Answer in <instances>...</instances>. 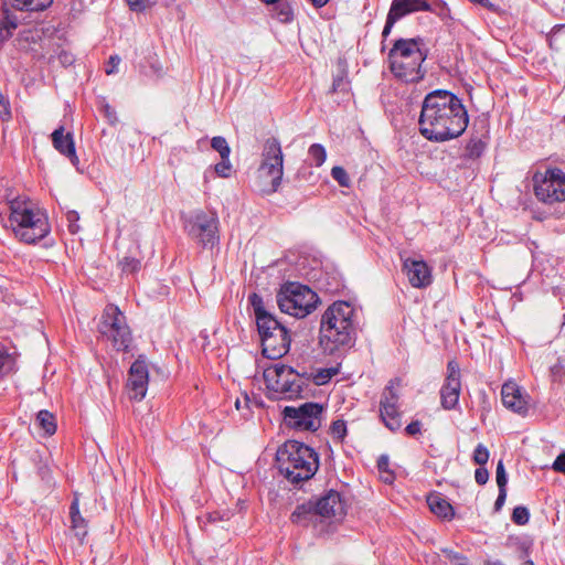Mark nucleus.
<instances>
[{
  "mask_svg": "<svg viewBox=\"0 0 565 565\" xmlns=\"http://www.w3.org/2000/svg\"><path fill=\"white\" fill-rule=\"evenodd\" d=\"M469 117L462 100L446 89L428 93L418 119L419 132L429 141L444 142L461 136Z\"/></svg>",
  "mask_w": 565,
  "mask_h": 565,
  "instance_id": "obj_1",
  "label": "nucleus"
},
{
  "mask_svg": "<svg viewBox=\"0 0 565 565\" xmlns=\"http://www.w3.org/2000/svg\"><path fill=\"white\" fill-rule=\"evenodd\" d=\"M358 311L348 301L331 303L322 313L319 345L324 354L340 356L354 347L358 334Z\"/></svg>",
  "mask_w": 565,
  "mask_h": 565,
  "instance_id": "obj_2",
  "label": "nucleus"
},
{
  "mask_svg": "<svg viewBox=\"0 0 565 565\" xmlns=\"http://www.w3.org/2000/svg\"><path fill=\"white\" fill-rule=\"evenodd\" d=\"M8 205L10 227L20 241L32 244L49 235L51 227L46 213L29 199L18 196L9 200Z\"/></svg>",
  "mask_w": 565,
  "mask_h": 565,
  "instance_id": "obj_3",
  "label": "nucleus"
},
{
  "mask_svg": "<svg viewBox=\"0 0 565 565\" xmlns=\"http://www.w3.org/2000/svg\"><path fill=\"white\" fill-rule=\"evenodd\" d=\"M427 56L428 49L423 39L396 40L388 53L390 70L402 82L417 83L425 76L426 71L422 64Z\"/></svg>",
  "mask_w": 565,
  "mask_h": 565,
  "instance_id": "obj_4",
  "label": "nucleus"
},
{
  "mask_svg": "<svg viewBox=\"0 0 565 565\" xmlns=\"http://www.w3.org/2000/svg\"><path fill=\"white\" fill-rule=\"evenodd\" d=\"M249 301L254 309L263 354L270 360L284 356L290 347L287 328L265 309L260 296L253 294Z\"/></svg>",
  "mask_w": 565,
  "mask_h": 565,
  "instance_id": "obj_5",
  "label": "nucleus"
},
{
  "mask_svg": "<svg viewBox=\"0 0 565 565\" xmlns=\"http://www.w3.org/2000/svg\"><path fill=\"white\" fill-rule=\"evenodd\" d=\"M280 472L292 483L309 480L319 468L318 454L309 446L287 440L276 454Z\"/></svg>",
  "mask_w": 565,
  "mask_h": 565,
  "instance_id": "obj_6",
  "label": "nucleus"
},
{
  "mask_svg": "<svg viewBox=\"0 0 565 565\" xmlns=\"http://www.w3.org/2000/svg\"><path fill=\"white\" fill-rule=\"evenodd\" d=\"M284 175V154L277 138H268L262 150V161L257 170V185L265 194L275 193Z\"/></svg>",
  "mask_w": 565,
  "mask_h": 565,
  "instance_id": "obj_7",
  "label": "nucleus"
},
{
  "mask_svg": "<svg viewBox=\"0 0 565 565\" xmlns=\"http://www.w3.org/2000/svg\"><path fill=\"white\" fill-rule=\"evenodd\" d=\"M319 302L318 295L309 287L289 282L277 294V303L281 312L295 318L310 315Z\"/></svg>",
  "mask_w": 565,
  "mask_h": 565,
  "instance_id": "obj_8",
  "label": "nucleus"
},
{
  "mask_svg": "<svg viewBox=\"0 0 565 565\" xmlns=\"http://www.w3.org/2000/svg\"><path fill=\"white\" fill-rule=\"evenodd\" d=\"M263 377L270 392L287 399L299 396L305 384L303 379L292 367L281 363L267 366Z\"/></svg>",
  "mask_w": 565,
  "mask_h": 565,
  "instance_id": "obj_9",
  "label": "nucleus"
},
{
  "mask_svg": "<svg viewBox=\"0 0 565 565\" xmlns=\"http://www.w3.org/2000/svg\"><path fill=\"white\" fill-rule=\"evenodd\" d=\"M99 332L111 341L118 351L128 350L131 343V332L126 322V317L115 305H107L104 309Z\"/></svg>",
  "mask_w": 565,
  "mask_h": 565,
  "instance_id": "obj_10",
  "label": "nucleus"
},
{
  "mask_svg": "<svg viewBox=\"0 0 565 565\" xmlns=\"http://www.w3.org/2000/svg\"><path fill=\"white\" fill-rule=\"evenodd\" d=\"M534 194L539 201L553 204L565 201V172L558 168L547 169L534 175Z\"/></svg>",
  "mask_w": 565,
  "mask_h": 565,
  "instance_id": "obj_11",
  "label": "nucleus"
},
{
  "mask_svg": "<svg viewBox=\"0 0 565 565\" xmlns=\"http://www.w3.org/2000/svg\"><path fill=\"white\" fill-rule=\"evenodd\" d=\"M190 237L204 247H213L218 243V217L214 212L199 211L185 224Z\"/></svg>",
  "mask_w": 565,
  "mask_h": 565,
  "instance_id": "obj_12",
  "label": "nucleus"
},
{
  "mask_svg": "<svg viewBox=\"0 0 565 565\" xmlns=\"http://www.w3.org/2000/svg\"><path fill=\"white\" fill-rule=\"evenodd\" d=\"M322 411V405L310 402L299 406H286L282 415L289 426L299 430L316 431L321 426Z\"/></svg>",
  "mask_w": 565,
  "mask_h": 565,
  "instance_id": "obj_13",
  "label": "nucleus"
},
{
  "mask_svg": "<svg viewBox=\"0 0 565 565\" xmlns=\"http://www.w3.org/2000/svg\"><path fill=\"white\" fill-rule=\"evenodd\" d=\"M461 392L460 367L457 361L451 360L447 364V375L440 388V404L446 411L456 409Z\"/></svg>",
  "mask_w": 565,
  "mask_h": 565,
  "instance_id": "obj_14",
  "label": "nucleus"
},
{
  "mask_svg": "<svg viewBox=\"0 0 565 565\" xmlns=\"http://www.w3.org/2000/svg\"><path fill=\"white\" fill-rule=\"evenodd\" d=\"M418 11H431L430 3L427 0H393L386 17L382 36L386 39L398 20Z\"/></svg>",
  "mask_w": 565,
  "mask_h": 565,
  "instance_id": "obj_15",
  "label": "nucleus"
},
{
  "mask_svg": "<svg viewBox=\"0 0 565 565\" xmlns=\"http://www.w3.org/2000/svg\"><path fill=\"white\" fill-rule=\"evenodd\" d=\"M397 403L398 395L393 382H391L383 391L380 402V415L384 425L392 431H396L402 427L401 412Z\"/></svg>",
  "mask_w": 565,
  "mask_h": 565,
  "instance_id": "obj_16",
  "label": "nucleus"
},
{
  "mask_svg": "<svg viewBox=\"0 0 565 565\" xmlns=\"http://www.w3.org/2000/svg\"><path fill=\"white\" fill-rule=\"evenodd\" d=\"M149 372L143 360L137 359L130 366L127 388L129 398L141 401L147 393Z\"/></svg>",
  "mask_w": 565,
  "mask_h": 565,
  "instance_id": "obj_17",
  "label": "nucleus"
},
{
  "mask_svg": "<svg viewBox=\"0 0 565 565\" xmlns=\"http://www.w3.org/2000/svg\"><path fill=\"white\" fill-rule=\"evenodd\" d=\"M315 512L330 520H341L347 513V505L338 491L330 490L313 503Z\"/></svg>",
  "mask_w": 565,
  "mask_h": 565,
  "instance_id": "obj_18",
  "label": "nucleus"
},
{
  "mask_svg": "<svg viewBox=\"0 0 565 565\" xmlns=\"http://www.w3.org/2000/svg\"><path fill=\"white\" fill-rule=\"evenodd\" d=\"M403 271L414 288H426L433 281L431 269L423 259L406 258L403 262Z\"/></svg>",
  "mask_w": 565,
  "mask_h": 565,
  "instance_id": "obj_19",
  "label": "nucleus"
},
{
  "mask_svg": "<svg viewBox=\"0 0 565 565\" xmlns=\"http://www.w3.org/2000/svg\"><path fill=\"white\" fill-rule=\"evenodd\" d=\"M501 399L503 405L514 413L525 414L527 412V401L515 383L508 382L502 386Z\"/></svg>",
  "mask_w": 565,
  "mask_h": 565,
  "instance_id": "obj_20",
  "label": "nucleus"
},
{
  "mask_svg": "<svg viewBox=\"0 0 565 565\" xmlns=\"http://www.w3.org/2000/svg\"><path fill=\"white\" fill-rule=\"evenodd\" d=\"M53 147L63 156L68 158L73 163L78 161L75 151V143L71 132L64 134V127L55 129L52 135Z\"/></svg>",
  "mask_w": 565,
  "mask_h": 565,
  "instance_id": "obj_21",
  "label": "nucleus"
},
{
  "mask_svg": "<svg viewBox=\"0 0 565 565\" xmlns=\"http://www.w3.org/2000/svg\"><path fill=\"white\" fill-rule=\"evenodd\" d=\"M430 511L439 518L450 520L454 516L452 505L440 494H430L427 498Z\"/></svg>",
  "mask_w": 565,
  "mask_h": 565,
  "instance_id": "obj_22",
  "label": "nucleus"
},
{
  "mask_svg": "<svg viewBox=\"0 0 565 565\" xmlns=\"http://www.w3.org/2000/svg\"><path fill=\"white\" fill-rule=\"evenodd\" d=\"M70 516H71V523H72V530L75 532V535L82 541L86 534V521L81 515L79 512V502L78 499L75 498L70 507Z\"/></svg>",
  "mask_w": 565,
  "mask_h": 565,
  "instance_id": "obj_23",
  "label": "nucleus"
},
{
  "mask_svg": "<svg viewBox=\"0 0 565 565\" xmlns=\"http://www.w3.org/2000/svg\"><path fill=\"white\" fill-rule=\"evenodd\" d=\"M19 25V19L9 9H3L0 20V42L8 41Z\"/></svg>",
  "mask_w": 565,
  "mask_h": 565,
  "instance_id": "obj_24",
  "label": "nucleus"
},
{
  "mask_svg": "<svg viewBox=\"0 0 565 565\" xmlns=\"http://www.w3.org/2000/svg\"><path fill=\"white\" fill-rule=\"evenodd\" d=\"M271 17L280 23H290L294 20V9L289 0H280L271 9Z\"/></svg>",
  "mask_w": 565,
  "mask_h": 565,
  "instance_id": "obj_25",
  "label": "nucleus"
},
{
  "mask_svg": "<svg viewBox=\"0 0 565 565\" xmlns=\"http://www.w3.org/2000/svg\"><path fill=\"white\" fill-rule=\"evenodd\" d=\"M316 514L313 503L308 502L298 505L291 513L290 520L295 524L306 525Z\"/></svg>",
  "mask_w": 565,
  "mask_h": 565,
  "instance_id": "obj_26",
  "label": "nucleus"
},
{
  "mask_svg": "<svg viewBox=\"0 0 565 565\" xmlns=\"http://www.w3.org/2000/svg\"><path fill=\"white\" fill-rule=\"evenodd\" d=\"M53 0H12V7L20 11H43Z\"/></svg>",
  "mask_w": 565,
  "mask_h": 565,
  "instance_id": "obj_27",
  "label": "nucleus"
},
{
  "mask_svg": "<svg viewBox=\"0 0 565 565\" xmlns=\"http://www.w3.org/2000/svg\"><path fill=\"white\" fill-rule=\"evenodd\" d=\"M36 422L39 426L45 431L46 435L51 436L56 431L55 417L52 413L46 409H42L38 413Z\"/></svg>",
  "mask_w": 565,
  "mask_h": 565,
  "instance_id": "obj_28",
  "label": "nucleus"
},
{
  "mask_svg": "<svg viewBox=\"0 0 565 565\" xmlns=\"http://www.w3.org/2000/svg\"><path fill=\"white\" fill-rule=\"evenodd\" d=\"M310 164L321 167L327 159L326 148L321 143H312L308 149Z\"/></svg>",
  "mask_w": 565,
  "mask_h": 565,
  "instance_id": "obj_29",
  "label": "nucleus"
},
{
  "mask_svg": "<svg viewBox=\"0 0 565 565\" xmlns=\"http://www.w3.org/2000/svg\"><path fill=\"white\" fill-rule=\"evenodd\" d=\"M486 149V143L481 139L472 138L466 146L465 156L469 159L479 158Z\"/></svg>",
  "mask_w": 565,
  "mask_h": 565,
  "instance_id": "obj_30",
  "label": "nucleus"
},
{
  "mask_svg": "<svg viewBox=\"0 0 565 565\" xmlns=\"http://www.w3.org/2000/svg\"><path fill=\"white\" fill-rule=\"evenodd\" d=\"M211 147L220 153L221 159H226L231 154V148L224 137H213L211 140Z\"/></svg>",
  "mask_w": 565,
  "mask_h": 565,
  "instance_id": "obj_31",
  "label": "nucleus"
},
{
  "mask_svg": "<svg viewBox=\"0 0 565 565\" xmlns=\"http://www.w3.org/2000/svg\"><path fill=\"white\" fill-rule=\"evenodd\" d=\"M331 177L343 188H349L351 185L350 177L342 167H333L331 169Z\"/></svg>",
  "mask_w": 565,
  "mask_h": 565,
  "instance_id": "obj_32",
  "label": "nucleus"
},
{
  "mask_svg": "<svg viewBox=\"0 0 565 565\" xmlns=\"http://www.w3.org/2000/svg\"><path fill=\"white\" fill-rule=\"evenodd\" d=\"M489 450L483 444H478L473 450L472 460L478 466H484L489 460Z\"/></svg>",
  "mask_w": 565,
  "mask_h": 565,
  "instance_id": "obj_33",
  "label": "nucleus"
},
{
  "mask_svg": "<svg viewBox=\"0 0 565 565\" xmlns=\"http://www.w3.org/2000/svg\"><path fill=\"white\" fill-rule=\"evenodd\" d=\"M337 369H322V370H319L315 375H313V382L315 384L317 385H324L327 384L333 375L337 374Z\"/></svg>",
  "mask_w": 565,
  "mask_h": 565,
  "instance_id": "obj_34",
  "label": "nucleus"
},
{
  "mask_svg": "<svg viewBox=\"0 0 565 565\" xmlns=\"http://www.w3.org/2000/svg\"><path fill=\"white\" fill-rule=\"evenodd\" d=\"M530 520V512L525 507H516L512 512V521L518 525H524Z\"/></svg>",
  "mask_w": 565,
  "mask_h": 565,
  "instance_id": "obj_35",
  "label": "nucleus"
},
{
  "mask_svg": "<svg viewBox=\"0 0 565 565\" xmlns=\"http://www.w3.org/2000/svg\"><path fill=\"white\" fill-rule=\"evenodd\" d=\"M119 265L121 266V270L124 273H136L140 269V260L134 257H125L120 260Z\"/></svg>",
  "mask_w": 565,
  "mask_h": 565,
  "instance_id": "obj_36",
  "label": "nucleus"
},
{
  "mask_svg": "<svg viewBox=\"0 0 565 565\" xmlns=\"http://www.w3.org/2000/svg\"><path fill=\"white\" fill-rule=\"evenodd\" d=\"M214 171L221 178H228L232 171L230 157L226 159H221V161L214 166Z\"/></svg>",
  "mask_w": 565,
  "mask_h": 565,
  "instance_id": "obj_37",
  "label": "nucleus"
},
{
  "mask_svg": "<svg viewBox=\"0 0 565 565\" xmlns=\"http://www.w3.org/2000/svg\"><path fill=\"white\" fill-rule=\"evenodd\" d=\"M67 227L72 234H76L79 231V214L76 211H67L66 214Z\"/></svg>",
  "mask_w": 565,
  "mask_h": 565,
  "instance_id": "obj_38",
  "label": "nucleus"
},
{
  "mask_svg": "<svg viewBox=\"0 0 565 565\" xmlns=\"http://www.w3.org/2000/svg\"><path fill=\"white\" fill-rule=\"evenodd\" d=\"M331 433L334 438L342 440L347 435V424L344 420L338 419L331 425Z\"/></svg>",
  "mask_w": 565,
  "mask_h": 565,
  "instance_id": "obj_39",
  "label": "nucleus"
},
{
  "mask_svg": "<svg viewBox=\"0 0 565 565\" xmlns=\"http://www.w3.org/2000/svg\"><path fill=\"white\" fill-rule=\"evenodd\" d=\"M495 479L499 489H507L508 477L502 460L497 465Z\"/></svg>",
  "mask_w": 565,
  "mask_h": 565,
  "instance_id": "obj_40",
  "label": "nucleus"
},
{
  "mask_svg": "<svg viewBox=\"0 0 565 565\" xmlns=\"http://www.w3.org/2000/svg\"><path fill=\"white\" fill-rule=\"evenodd\" d=\"M0 118L3 121L11 119V107L9 99L0 93Z\"/></svg>",
  "mask_w": 565,
  "mask_h": 565,
  "instance_id": "obj_41",
  "label": "nucleus"
},
{
  "mask_svg": "<svg viewBox=\"0 0 565 565\" xmlns=\"http://www.w3.org/2000/svg\"><path fill=\"white\" fill-rule=\"evenodd\" d=\"M475 479L478 484H480V486L486 484L489 480L488 470L483 466H480L475 471Z\"/></svg>",
  "mask_w": 565,
  "mask_h": 565,
  "instance_id": "obj_42",
  "label": "nucleus"
},
{
  "mask_svg": "<svg viewBox=\"0 0 565 565\" xmlns=\"http://www.w3.org/2000/svg\"><path fill=\"white\" fill-rule=\"evenodd\" d=\"M347 88V83L342 75H338L333 78L331 92L335 93L338 90H344Z\"/></svg>",
  "mask_w": 565,
  "mask_h": 565,
  "instance_id": "obj_43",
  "label": "nucleus"
},
{
  "mask_svg": "<svg viewBox=\"0 0 565 565\" xmlns=\"http://www.w3.org/2000/svg\"><path fill=\"white\" fill-rule=\"evenodd\" d=\"M9 355L0 349V379L8 372Z\"/></svg>",
  "mask_w": 565,
  "mask_h": 565,
  "instance_id": "obj_44",
  "label": "nucleus"
},
{
  "mask_svg": "<svg viewBox=\"0 0 565 565\" xmlns=\"http://www.w3.org/2000/svg\"><path fill=\"white\" fill-rule=\"evenodd\" d=\"M132 11L140 12L147 8L148 0H126Z\"/></svg>",
  "mask_w": 565,
  "mask_h": 565,
  "instance_id": "obj_45",
  "label": "nucleus"
},
{
  "mask_svg": "<svg viewBox=\"0 0 565 565\" xmlns=\"http://www.w3.org/2000/svg\"><path fill=\"white\" fill-rule=\"evenodd\" d=\"M120 63V57L117 55L110 56L108 61V65L105 70L107 75L114 74L117 72V66Z\"/></svg>",
  "mask_w": 565,
  "mask_h": 565,
  "instance_id": "obj_46",
  "label": "nucleus"
},
{
  "mask_svg": "<svg viewBox=\"0 0 565 565\" xmlns=\"http://www.w3.org/2000/svg\"><path fill=\"white\" fill-rule=\"evenodd\" d=\"M552 468L557 471L565 473V452L558 455L553 462Z\"/></svg>",
  "mask_w": 565,
  "mask_h": 565,
  "instance_id": "obj_47",
  "label": "nucleus"
},
{
  "mask_svg": "<svg viewBox=\"0 0 565 565\" xmlns=\"http://www.w3.org/2000/svg\"><path fill=\"white\" fill-rule=\"evenodd\" d=\"M420 428L422 424L418 420H414L406 426L405 430L408 435L415 436L420 433Z\"/></svg>",
  "mask_w": 565,
  "mask_h": 565,
  "instance_id": "obj_48",
  "label": "nucleus"
},
{
  "mask_svg": "<svg viewBox=\"0 0 565 565\" xmlns=\"http://www.w3.org/2000/svg\"><path fill=\"white\" fill-rule=\"evenodd\" d=\"M505 498H507V489H504V488L499 489V494L494 502V509L497 511H499L503 507V504L505 502Z\"/></svg>",
  "mask_w": 565,
  "mask_h": 565,
  "instance_id": "obj_49",
  "label": "nucleus"
},
{
  "mask_svg": "<svg viewBox=\"0 0 565 565\" xmlns=\"http://www.w3.org/2000/svg\"><path fill=\"white\" fill-rule=\"evenodd\" d=\"M104 115L110 124H115L117 121L116 111L109 105L104 106Z\"/></svg>",
  "mask_w": 565,
  "mask_h": 565,
  "instance_id": "obj_50",
  "label": "nucleus"
},
{
  "mask_svg": "<svg viewBox=\"0 0 565 565\" xmlns=\"http://www.w3.org/2000/svg\"><path fill=\"white\" fill-rule=\"evenodd\" d=\"M58 61L63 65H71L74 62V56L67 52H62L58 55Z\"/></svg>",
  "mask_w": 565,
  "mask_h": 565,
  "instance_id": "obj_51",
  "label": "nucleus"
},
{
  "mask_svg": "<svg viewBox=\"0 0 565 565\" xmlns=\"http://www.w3.org/2000/svg\"><path fill=\"white\" fill-rule=\"evenodd\" d=\"M377 467L381 472H387L388 471V458L386 456H381L377 460Z\"/></svg>",
  "mask_w": 565,
  "mask_h": 565,
  "instance_id": "obj_52",
  "label": "nucleus"
},
{
  "mask_svg": "<svg viewBox=\"0 0 565 565\" xmlns=\"http://www.w3.org/2000/svg\"><path fill=\"white\" fill-rule=\"evenodd\" d=\"M248 402H249V399H248V397H247V396H245L244 402H241L239 399H237V401L235 402V407H236V409H238V411H241V409H243V408L248 409Z\"/></svg>",
  "mask_w": 565,
  "mask_h": 565,
  "instance_id": "obj_53",
  "label": "nucleus"
},
{
  "mask_svg": "<svg viewBox=\"0 0 565 565\" xmlns=\"http://www.w3.org/2000/svg\"><path fill=\"white\" fill-rule=\"evenodd\" d=\"M311 4L316 8L324 7L330 0H309Z\"/></svg>",
  "mask_w": 565,
  "mask_h": 565,
  "instance_id": "obj_54",
  "label": "nucleus"
},
{
  "mask_svg": "<svg viewBox=\"0 0 565 565\" xmlns=\"http://www.w3.org/2000/svg\"><path fill=\"white\" fill-rule=\"evenodd\" d=\"M385 476L383 477L384 482L391 483L394 479L393 473L391 471L384 472Z\"/></svg>",
  "mask_w": 565,
  "mask_h": 565,
  "instance_id": "obj_55",
  "label": "nucleus"
},
{
  "mask_svg": "<svg viewBox=\"0 0 565 565\" xmlns=\"http://www.w3.org/2000/svg\"><path fill=\"white\" fill-rule=\"evenodd\" d=\"M260 1L267 6H274L275 3L279 2L280 0H260Z\"/></svg>",
  "mask_w": 565,
  "mask_h": 565,
  "instance_id": "obj_56",
  "label": "nucleus"
},
{
  "mask_svg": "<svg viewBox=\"0 0 565 565\" xmlns=\"http://www.w3.org/2000/svg\"><path fill=\"white\" fill-rule=\"evenodd\" d=\"M523 565H534V563L531 559H527L523 563Z\"/></svg>",
  "mask_w": 565,
  "mask_h": 565,
  "instance_id": "obj_57",
  "label": "nucleus"
},
{
  "mask_svg": "<svg viewBox=\"0 0 565 565\" xmlns=\"http://www.w3.org/2000/svg\"><path fill=\"white\" fill-rule=\"evenodd\" d=\"M454 558L463 559V557L459 556L458 554H455Z\"/></svg>",
  "mask_w": 565,
  "mask_h": 565,
  "instance_id": "obj_58",
  "label": "nucleus"
},
{
  "mask_svg": "<svg viewBox=\"0 0 565 565\" xmlns=\"http://www.w3.org/2000/svg\"><path fill=\"white\" fill-rule=\"evenodd\" d=\"M494 565H503L501 562H495Z\"/></svg>",
  "mask_w": 565,
  "mask_h": 565,
  "instance_id": "obj_59",
  "label": "nucleus"
},
{
  "mask_svg": "<svg viewBox=\"0 0 565 565\" xmlns=\"http://www.w3.org/2000/svg\"><path fill=\"white\" fill-rule=\"evenodd\" d=\"M564 324H565V315H564Z\"/></svg>",
  "mask_w": 565,
  "mask_h": 565,
  "instance_id": "obj_60",
  "label": "nucleus"
}]
</instances>
